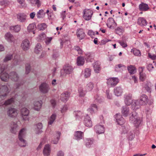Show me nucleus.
<instances>
[{"mask_svg":"<svg viewBox=\"0 0 156 156\" xmlns=\"http://www.w3.org/2000/svg\"><path fill=\"white\" fill-rule=\"evenodd\" d=\"M43 125L41 123H39L36 125V128L35 129V133L39 134L42 133L41 129L42 128Z\"/></svg>","mask_w":156,"mask_h":156,"instance_id":"obj_33","label":"nucleus"},{"mask_svg":"<svg viewBox=\"0 0 156 156\" xmlns=\"http://www.w3.org/2000/svg\"><path fill=\"white\" fill-rule=\"evenodd\" d=\"M50 102L53 107H55L56 105V101L55 100L53 99H51L50 101Z\"/></svg>","mask_w":156,"mask_h":156,"instance_id":"obj_64","label":"nucleus"},{"mask_svg":"<svg viewBox=\"0 0 156 156\" xmlns=\"http://www.w3.org/2000/svg\"><path fill=\"white\" fill-rule=\"evenodd\" d=\"M131 52H133L135 55L137 56H140L141 53L140 51L136 48H134L131 50Z\"/></svg>","mask_w":156,"mask_h":156,"instance_id":"obj_49","label":"nucleus"},{"mask_svg":"<svg viewBox=\"0 0 156 156\" xmlns=\"http://www.w3.org/2000/svg\"><path fill=\"white\" fill-rule=\"evenodd\" d=\"M116 33L119 34L121 35L124 32V30L122 27H119L115 29Z\"/></svg>","mask_w":156,"mask_h":156,"instance_id":"obj_51","label":"nucleus"},{"mask_svg":"<svg viewBox=\"0 0 156 156\" xmlns=\"http://www.w3.org/2000/svg\"><path fill=\"white\" fill-rule=\"evenodd\" d=\"M14 99L13 98H12L6 101L3 105L5 106L9 105L14 102Z\"/></svg>","mask_w":156,"mask_h":156,"instance_id":"obj_52","label":"nucleus"},{"mask_svg":"<svg viewBox=\"0 0 156 156\" xmlns=\"http://www.w3.org/2000/svg\"><path fill=\"white\" fill-rule=\"evenodd\" d=\"M30 44L29 41L27 39L23 40L21 44V47L24 51L28 50L30 48Z\"/></svg>","mask_w":156,"mask_h":156,"instance_id":"obj_8","label":"nucleus"},{"mask_svg":"<svg viewBox=\"0 0 156 156\" xmlns=\"http://www.w3.org/2000/svg\"><path fill=\"white\" fill-rule=\"evenodd\" d=\"M23 120H28L27 117L29 113V110L26 108H22L20 111Z\"/></svg>","mask_w":156,"mask_h":156,"instance_id":"obj_11","label":"nucleus"},{"mask_svg":"<svg viewBox=\"0 0 156 156\" xmlns=\"http://www.w3.org/2000/svg\"><path fill=\"white\" fill-rule=\"evenodd\" d=\"M4 37L5 39L9 42H13L15 41V39L14 36L9 32L6 33Z\"/></svg>","mask_w":156,"mask_h":156,"instance_id":"obj_14","label":"nucleus"},{"mask_svg":"<svg viewBox=\"0 0 156 156\" xmlns=\"http://www.w3.org/2000/svg\"><path fill=\"white\" fill-rule=\"evenodd\" d=\"M10 2L7 0H3L0 2V4L1 5H9Z\"/></svg>","mask_w":156,"mask_h":156,"instance_id":"obj_57","label":"nucleus"},{"mask_svg":"<svg viewBox=\"0 0 156 156\" xmlns=\"http://www.w3.org/2000/svg\"><path fill=\"white\" fill-rule=\"evenodd\" d=\"M18 114V111L16 109L13 108H9L7 112L8 116L10 117H15Z\"/></svg>","mask_w":156,"mask_h":156,"instance_id":"obj_9","label":"nucleus"},{"mask_svg":"<svg viewBox=\"0 0 156 156\" xmlns=\"http://www.w3.org/2000/svg\"><path fill=\"white\" fill-rule=\"evenodd\" d=\"M36 30V27L34 23H31L27 27V30L28 32H33V34H35V31Z\"/></svg>","mask_w":156,"mask_h":156,"instance_id":"obj_23","label":"nucleus"},{"mask_svg":"<svg viewBox=\"0 0 156 156\" xmlns=\"http://www.w3.org/2000/svg\"><path fill=\"white\" fill-rule=\"evenodd\" d=\"M46 25L44 23L39 24L38 26V29L40 30L43 31L47 27Z\"/></svg>","mask_w":156,"mask_h":156,"instance_id":"obj_50","label":"nucleus"},{"mask_svg":"<svg viewBox=\"0 0 156 156\" xmlns=\"http://www.w3.org/2000/svg\"><path fill=\"white\" fill-rule=\"evenodd\" d=\"M75 114L76 117L81 118L82 117L83 113L80 111H77L75 112Z\"/></svg>","mask_w":156,"mask_h":156,"instance_id":"obj_56","label":"nucleus"},{"mask_svg":"<svg viewBox=\"0 0 156 156\" xmlns=\"http://www.w3.org/2000/svg\"><path fill=\"white\" fill-rule=\"evenodd\" d=\"M106 25L109 28L113 29L117 26V24L115 22V20L113 18H110L108 20Z\"/></svg>","mask_w":156,"mask_h":156,"instance_id":"obj_13","label":"nucleus"},{"mask_svg":"<svg viewBox=\"0 0 156 156\" xmlns=\"http://www.w3.org/2000/svg\"><path fill=\"white\" fill-rule=\"evenodd\" d=\"M82 74L86 78L90 77L91 74L90 69H84V70L82 71Z\"/></svg>","mask_w":156,"mask_h":156,"instance_id":"obj_37","label":"nucleus"},{"mask_svg":"<svg viewBox=\"0 0 156 156\" xmlns=\"http://www.w3.org/2000/svg\"><path fill=\"white\" fill-rule=\"evenodd\" d=\"M84 123L85 126L87 127H90L92 126V122L90 118L87 115L84 118Z\"/></svg>","mask_w":156,"mask_h":156,"instance_id":"obj_22","label":"nucleus"},{"mask_svg":"<svg viewBox=\"0 0 156 156\" xmlns=\"http://www.w3.org/2000/svg\"><path fill=\"white\" fill-rule=\"evenodd\" d=\"M122 113L124 116H127L129 114V108L126 106H123L122 109Z\"/></svg>","mask_w":156,"mask_h":156,"instance_id":"obj_30","label":"nucleus"},{"mask_svg":"<svg viewBox=\"0 0 156 156\" xmlns=\"http://www.w3.org/2000/svg\"><path fill=\"white\" fill-rule=\"evenodd\" d=\"M45 12L44 10L41 9L38 11L36 14V16L39 19L43 18L45 16Z\"/></svg>","mask_w":156,"mask_h":156,"instance_id":"obj_38","label":"nucleus"},{"mask_svg":"<svg viewBox=\"0 0 156 156\" xmlns=\"http://www.w3.org/2000/svg\"><path fill=\"white\" fill-rule=\"evenodd\" d=\"M61 133L60 132H57L54 135V136L55 138H56V140H52V143L55 144H57L58 143V141L59 140L60 137V136Z\"/></svg>","mask_w":156,"mask_h":156,"instance_id":"obj_40","label":"nucleus"},{"mask_svg":"<svg viewBox=\"0 0 156 156\" xmlns=\"http://www.w3.org/2000/svg\"><path fill=\"white\" fill-rule=\"evenodd\" d=\"M94 88V84L93 83L90 82L88 83L86 86V90L87 91H91Z\"/></svg>","mask_w":156,"mask_h":156,"instance_id":"obj_43","label":"nucleus"},{"mask_svg":"<svg viewBox=\"0 0 156 156\" xmlns=\"http://www.w3.org/2000/svg\"><path fill=\"white\" fill-rule=\"evenodd\" d=\"M21 61L20 59V58L18 55H16L15 57L13 62V64L14 66H16L17 65L20 64Z\"/></svg>","mask_w":156,"mask_h":156,"instance_id":"obj_46","label":"nucleus"},{"mask_svg":"<svg viewBox=\"0 0 156 156\" xmlns=\"http://www.w3.org/2000/svg\"><path fill=\"white\" fill-rule=\"evenodd\" d=\"M129 121L136 128L141 126L143 123L142 119L139 117L137 114L135 112L133 113L130 116Z\"/></svg>","mask_w":156,"mask_h":156,"instance_id":"obj_2","label":"nucleus"},{"mask_svg":"<svg viewBox=\"0 0 156 156\" xmlns=\"http://www.w3.org/2000/svg\"><path fill=\"white\" fill-rule=\"evenodd\" d=\"M122 129H123L122 133L124 134L126 133L129 139L130 140H132L134 136L133 132H132L130 130L128 127H123Z\"/></svg>","mask_w":156,"mask_h":156,"instance_id":"obj_4","label":"nucleus"},{"mask_svg":"<svg viewBox=\"0 0 156 156\" xmlns=\"http://www.w3.org/2000/svg\"><path fill=\"white\" fill-rule=\"evenodd\" d=\"M42 48L41 45L40 44L38 43L37 44L35 47L34 51L35 53L38 54L42 51Z\"/></svg>","mask_w":156,"mask_h":156,"instance_id":"obj_42","label":"nucleus"},{"mask_svg":"<svg viewBox=\"0 0 156 156\" xmlns=\"http://www.w3.org/2000/svg\"><path fill=\"white\" fill-rule=\"evenodd\" d=\"M56 115L55 113L53 114L50 117L48 121V124L52 125L56 119Z\"/></svg>","mask_w":156,"mask_h":156,"instance_id":"obj_44","label":"nucleus"},{"mask_svg":"<svg viewBox=\"0 0 156 156\" xmlns=\"http://www.w3.org/2000/svg\"><path fill=\"white\" fill-rule=\"evenodd\" d=\"M125 104L127 105H129L131 104L132 106V102L136 101L132 100V95L130 94H126L124 96Z\"/></svg>","mask_w":156,"mask_h":156,"instance_id":"obj_10","label":"nucleus"},{"mask_svg":"<svg viewBox=\"0 0 156 156\" xmlns=\"http://www.w3.org/2000/svg\"><path fill=\"white\" fill-rule=\"evenodd\" d=\"M27 133L26 129L25 128L22 129L20 131L18 135L19 141L18 144L21 147H25L26 146L27 143L24 139Z\"/></svg>","mask_w":156,"mask_h":156,"instance_id":"obj_3","label":"nucleus"},{"mask_svg":"<svg viewBox=\"0 0 156 156\" xmlns=\"http://www.w3.org/2000/svg\"><path fill=\"white\" fill-rule=\"evenodd\" d=\"M27 15L23 13H19L16 15L17 20L20 22L23 23L27 19Z\"/></svg>","mask_w":156,"mask_h":156,"instance_id":"obj_16","label":"nucleus"},{"mask_svg":"<svg viewBox=\"0 0 156 156\" xmlns=\"http://www.w3.org/2000/svg\"><path fill=\"white\" fill-rule=\"evenodd\" d=\"M79 93V96L80 97H83L85 94V93L83 89L81 88H80L78 90Z\"/></svg>","mask_w":156,"mask_h":156,"instance_id":"obj_54","label":"nucleus"},{"mask_svg":"<svg viewBox=\"0 0 156 156\" xmlns=\"http://www.w3.org/2000/svg\"><path fill=\"white\" fill-rule=\"evenodd\" d=\"M52 39V37H47L46 38L45 40L46 44L47 45H48L50 44Z\"/></svg>","mask_w":156,"mask_h":156,"instance_id":"obj_58","label":"nucleus"},{"mask_svg":"<svg viewBox=\"0 0 156 156\" xmlns=\"http://www.w3.org/2000/svg\"><path fill=\"white\" fill-rule=\"evenodd\" d=\"M85 59L87 62H92L94 58L93 54L90 52H87L85 54Z\"/></svg>","mask_w":156,"mask_h":156,"instance_id":"obj_36","label":"nucleus"},{"mask_svg":"<svg viewBox=\"0 0 156 156\" xmlns=\"http://www.w3.org/2000/svg\"><path fill=\"white\" fill-rule=\"evenodd\" d=\"M88 34L90 37H93L95 35V33L92 30H89L88 31Z\"/></svg>","mask_w":156,"mask_h":156,"instance_id":"obj_62","label":"nucleus"},{"mask_svg":"<svg viewBox=\"0 0 156 156\" xmlns=\"http://www.w3.org/2000/svg\"><path fill=\"white\" fill-rule=\"evenodd\" d=\"M46 38V35L44 33H42L38 36V41H43Z\"/></svg>","mask_w":156,"mask_h":156,"instance_id":"obj_53","label":"nucleus"},{"mask_svg":"<svg viewBox=\"0 0 156 156\" xmlns=\"http://www.w3.org/2000/svg\"><path fill=\"white\" fill-rule=\"evenodd\" d=\"M83 133L80 131L76 132L74 134L75 138L76 140H80L83 137Z\"/></svg>","mask_w":156,"mask_h":156,"instance_id":"obj_35","label":"nucleus"},{"mask_svg":"<svg viewBox=\"0 0 156 156\" xmlns=\"http://www.w3.org/2000/svg\"><path fill=\"white\" fill-rule=\"evenodd\" d=\"M129 72L131 75L134 74L136 73V69H128Z\"/></svg>","mask_w":156,"mask_h":156,"instance_id":"obj_63","label":"nucleus"},{"mask_svg":"<svg viewBox=\"0 0 156 156\" xmlns=\"http://www.w3.org/2000/svg\"><path fill=\"white\" fill-rule=\"evenodd\" d=\"M10 76L11 80L14 81H17L19 78L17 74L15 72H11Z\"/></svg>","mask_w":156,"mask_h":156,"instance_id":"obj_45","label":"nucleus"},{"mask_svg":"<svg viewBox=\"0 0 156 156\" xmlns=\"http://www.w3.org/2000/svg\"><path fill=\"white\" fill-rule=\"evenodd\" d=\"M107 85L109 87H113L119 82V79L116 77L110 78L107 79Z\"/></svg>","mask_w":156,"mask_h":156,"instance_id":"obj_5","label":"nucleus"},{"mask_svg":"<svg viewBox=\"0 0 156 156\" xmlns=\"http://www.w3.org/2000/svg\"><path fill=\"white\" fill-rule=\"evenodd\" d=\"M115 118L116 122L119 125H122L125 122L124 118L120 114H117L116 115Z\"/></svg>","mask_w":156,"mask_h":156,"instance_id":"obj_15","label":"nucleus"},{"mask_svg":"<svg viewBox=\"0 0 156 156\" xmlns=\"http://www.w3.org/2000/svg\"><path fill=\"white\" fill-rule=\"evenodd\" d=\"M13 57L12 54H7L6 55L3 60L4 62H6L9 61Z\"/></svg>","mask_w":156,"mask_h":156,"instance_id":"obj_48","label":"nucleus"},{"mask_svg":"<svg viewBox=\"0 0 156 156\" xmlns=\"http://www.w3.org/2000/svg\"><path fill=\"white\" fill-rule=\"evenodd\" d=\"M118 42L120 45L123 48H126L127 47V45L126 43L122 41H119Z\"/></svg>","mask_w":156,"mask_h":156,"instance_id":"obj_60","label":"nucleus"},{"mask_svg":"<svg viewBox=\"0 0 156 156\" xmlns=\"http://www.w3.org/2000/svg\"><path fill=\"white\" fill-rule=\"evenodd\" d=\"M68 109V107L66 105L64 106L61 108V111L62 113H64L66 112Z\"/></svg>","mask_w":156,"mask_h":156,"instance_id":"obj_59","label":"nucleus"},{"mask_svg":"<svg viewBox=\"0 0 156 156\" xmlns=\"http://www.w3.org/2000/svg\"><path fill=\"white\" fill-rule=\"evenodd\" d=\"M2 71L1 73V78L2 80L6 81L9 78V76L8 74L5 72V69H1Z\"/></svg>","mask_w":156,"mask_h":156,"instance_id":"obj_19","label":"nucleus"},{"mask_svg":"<svg viewBox=\"0 0 156 156\" xmlns=\"http://www.w3.org/2000/svg\"><path fill=\"white\" fill-rule=\"evenodd\" d=\"M94 130L96 133L100 134L105 132V128L103 126L97 125L94 127Z\"/></svg>","mask_w":156,"mask_h":156,"instance_id":"obj_18","label":"nucleus"},{"mask_svg":"<svg viewBox=\"0 0 156 156\" xmlns=\"http://www.w3.org/2000/svg\"><path fill=\"white\" fill-rule=\"evenodd\" d=\"M98 107L96 105L93 104H91L89 108L87 109L88 112L91 114L95 113L98 111Z\"/></svg>","mask_w":156,"mask_h":156,"instance_id":"obj_21","label":"nucleus"},{"mask_svg":"<svg viewBox=\"0 0 156 156\" xmlns=\"http://www.w3.org/2000/svg\"><path fill=\"white\" fill-rule=\"evenodd\" d=\"M137 23L140 26L142 27L146 25L147 23L144 18L140 17L138 19Z\"/></svg>","mask_w":156,"mask_h":156,"instance_id":"obj_24","label":"nucleus"},{"mask_svg":"<svg viewBox=\"0 0 156 156\" xmlns=\"http://www.w3.org/2000/svg\"><path fill=\"white\" fill-rule=\"evenodd\" d=\"M11 132L13 133H15L18 129V126L16 123L14 122H12L10 125Z\"/></svg>","mask_w":156,"mask_h":156,"instance_id":"obj_29","label":"nucleus"},{"mask_svg":"<svg viewBox=\"0 0 156 156\" xmlns=\"http://www.w3.org/2000/svg\"><path fill=\"white\" fill-rule=\"evenodd\" d=\"M42 102L41 101H35L33 103V108L36 111H39L41 108Z\"/></svg>","mask_w":156,"mask_h":156,"instance_id":"obj_17","label":"nucleus"},{"mask_svg":"<svg viewBox=\"0 0 156 156\" xmlns=\"http://www.w3.org/2000/svg\"><path fill=\"white\" fill-rule=\"evenodd\" d=\"M143 69H139L140 79L141 81H144L146 78V75L143 73Z\"/></svg>","mask_w":156,"mask_h":156,"instance_id":"obj_47","label":"nucleus"},{"mask_svg":"<svg viewBox=\"0 0 156 156\" xmlns=\"http://www.w3.org/2000/svg\"><path fill=\"white\" fill-rule=\"evenodd\" d=\"M77 35L78 37L80 39L82 40L85 37V34L83 29H79L77 30Z\"/></svg>","mask_w":156,"mask_h":156,"instance_id":"obj_26","label":"nucleus"},{"mask_svg":"<svg viewBox=\"0 0 156 156\" xmlns=\"http://www.w3.org/2000/svg\"><path fill=\"white\" fill-rule=\"evenodd\" d=\"M101 65L100 62L98 61L94 62L93 64V67L95 68H100Z\"/></svg>","mask_w":156,"mask_h":156,"instance_id":"obj_55","label":"nucleus"},{"mask_svg":"<svg viewBox=\"0 0 156 156\" xmlns=\"http://www.w3.org/2000/svg\"><path fill=\"white\" fill-rule=\"evenodd\" d=\"M153 85L150 82H147L144 86L145 90L148 92L151 93V87Z\"/></svg>","mask_w":156,"mask_h":156,"instance_id":"obj_32","label":"nucleus"},{"mask_svg":"<svg viewBox=\"0 0 156 156\" xmlns=\"http://www.w3.org/2000/svg\"><path fill=\"white\" fill-rule=\"evenodd\" d=\"M9 30L15 32H18L21 30V26L17 25L14 26H11L9 27Z\"/></svg>","mask_w":156,"mask_h":156,"instance_id":"obj_34","label":"nucleus"},{"mask_svg":"<svg viewBox=\"0 0 156 156\" xmlns=\"http://www.w3.org/2000/svg\"><path fill=\"white\" fill-rule=\"evenodd\" d=\"M31 3L33 6H36L37 7H40L41 3L40 0H27Z\"/></svg>","mask_w":156,"mask_h":156,"instance_id":"obj_28","label":"nucleus"},{"mask_svg":"<svg viewBox=\"0 0 156 156\" xmlns=\"http://www.w3.org/2000/svg\"><path fill=\"white\" fill-rule=\"evenodd\" d=\"M39 90L42 93L44 94L48 93L49 90V86L46 83H42L39 87Z\"/></svg>","mask_w":156,"mask_h":156,"instance_id":"obj_12","label":"nucleus"},{"mask_svg":"<svg viewBox=\"0 0 156 156\" xmlns=\"http://www.w3.org/2000/svg\"><path fill=\"white\" fill-rule=\"evenodd\" d=\"M9 92L7 87L5 85L2 86L0 87V98L3 99Z\"/></svg>","mask_w":156,"mask_h":156,"instance_id":"obj_6","label":"nucleus"},{"mask_svg":"<svg viewBox=\"0 0 156 156\" xmlns=\"http://www.w3.org/2000/svg\"><path fill=\"white\" fill-rule=\"evenodd\" d=\"M106 94L107 98L108 99H111L112 98V94L110 93L109 90H107L106 91Z\"/></svg>","mask_w":156,"mask_h":156,"instance_id":"obj_61","label":"nucleus"},{"mask_svg":"<svg viewBox=\"0 0 156 156\" xmlns=\"http://www.w3.org/2000/svg\"><path fill=\"white\" fill-rule=\"evenodd\" d=\"M148 101L147 96L145 94H142L140 96L139 101L137 100L132 102V109L133 110H136L139 108L140 105H146Z\"/></svg>","mask_w":156,"mask_h":156,"instance_id":"obj_1","label":"nucleus"},{"mask_svg":"<svg viewBox=\"0 0 156 156\" xmlns=\"http://www.w3.org/2000/svg\"><path fill=\"white\" fill-rule=\"evenodd\" d=\"M93 14V12L89 9H85L83 11V18L86 20H89Z\"/></svg>","mask_w":156,"mask_h":156,"instance_id":"obj_7","label":"nucleus"},{"mask_svg":"<svg viewBox=\"0 0 156 156\" xmlns=\"http://www.w3.org/2000/svg\"><path fill=\"white\" fill-rule=\"evenodd\" d=\"M85 144L87 147H91L94 143V140L91 139H86L85 140Z\"/></svg>","mask_w":156,"mask_h":156,"instance_id":"obj_39","label":"nucleus"},{"mask_svg":"<svg viewBox=\"0 0 156 156\" xmlns=\"http://www.w3.org/2000/svg\"><path fill=\"white\" fill-rule=\"evenodd\" d=\"M69 96V93L67 92H66L61 94L60 99L63 102H65L68 100Z\"/></svg>","mask_w":156,"mask_h":156,"instance_id":"obj_20","label":"nucleus"},{"mask_svg":"<svg viewBox=\"0 0 156 156\" xmlns=\"http://www.w3.org/2000/svg\"><path fill=\"white\" fill-rule=\"evenodd\" d=\"M51 152L50 146L49 144L46 145L44 148L43 151L44 155L47 156L50 155Z\"/></svg>","mask_w":156,"mask_h":156,"instance_id":"obj_27","label":"nucleus"},{"mask_svg":"<svg viewBox=\"0 0 156 156\" xmlns=\"http://www.w3.org/2000/svg\"><path fill=\"white\" fill-rule=\"evenodd\" d=\"M140 10L141 11H145L148 10L149 9L147 4L142 2L139 6Z\"/></svg>","mask_w":156,"mask_h":156,"instance_id":"obj_25","label":"nucleus"},{"mask_svg":"<svg viewBox=\"0 0 156 156\" xmlns=\"http://www.w3.org/2000/svg\"><path fill=\"white\" fill-rule=\"evenodd\" d=\"M85 62V59L83 57L80 56L77 59V63L78 66H82L83 65Z\"/></svg>","mask_w":156,"mask_h":156,"instance_id":"obj_41","label":"nucleus"},{"mask_svg":"<svg viewBox=\"0 0 156 156\" xmlns=\"http://www.w3.org/2000/svg\"><path fill=\"white\" fill-rule=\"evenodd\" d=\"M122 90L120 87H116L114 89V94L117 96H121L122 94Z\"/></svg>","mask_w":156,"mask_h":156,"instance_id":"obj_31","label":"nucleus"}]
</instances>
